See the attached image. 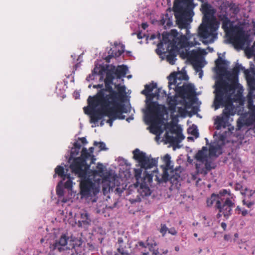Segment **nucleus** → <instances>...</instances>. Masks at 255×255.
<instances>
[{"label":"nucleus","mask_w":255,"mask_h":255,"mask_svg":"<svg viewBox=\"0 0 255 255\" xmlns=\"http://www.w3.org/2000/svg\"><path fill=\"white\" fill-rule=\"evenodd\" d=\"M101 111L99 116L97 117L95 119V121L97 123L99 120L102 119L105 116H107L109 119L107 121V123L109 124L110 127H112L113 122L117 119V117L114 115L113 109H111V107H110V105H105Z\"/></svg>","instance_id":"obj_22"},{"label":"nucleus","mask_w":255,"mask_h":255,"mask_svg":"<svg viewBox=\"0 0 255 255\" xmlns=\"http://www.w3.org/2000/svg\"><path fill=\"white\" fill-rule=\"evenodd\" d=\"M82 243L81 239L70 236L68 254L71 255H77L79 253H81Z\"/></svg>","instance_id":"obj_21"},{"label":"nucleus","mask_w":255,"mask_h":255,"mask_svg":"<svg viewBox=\"0 0 255 255\" xmlns=\"http://www.w3.org/2000/svg\"><path fill=\"white\" fill-rule=\"evenodd\" d=\"M111 109H113L114 115L117 117V119L124 120L125 119V116L122 114L123 113L119 111L118 110H116L115 107H111Z\"/></svg>","instance_id":"obj_43"},{"label":"nucleus","mask_w":255,"mask_h":255,"mask_svg":"<svg viewBox=\"0 0 255 255\" xmlns=\"http://www.w3.org/2000/svg\"><path fill=\"white\" fill-rule=\"evenodd\" d=\"M218 55H219L218 58L216 60L215 63H216V65L218 67H219V68L220 69H222V67H220L219 66L221 64L225 63L226 61L225 60H223V59H222V58L220 56V54H218Z\"/></svg>","instance_id":"obj_54"},{"label":"nucleus","mask_w":255,"mask_h":255,"mask_svg":"<svg viewBox=\"0 0 255 255\" xmlns=\"http://www.w3.org/2000/svg\"><path fill=\"white\" fill-rule=\"evenodd\" d=\"M175 91L183 98L189 99L195 93L194 86L192 84H184L179 86V84L175 86Z\"/></svg>","instance_id":"obj_19"},{"label":"nucleus","mask_w":255,"mask_h":255,"mask_svg":"<svg viewBox=\"0 0 255 255\" xmlns=\"http://www.w3.org/2000/svg\"><path fill=\"white\" fill-rule=\"evenodd\" d=\"M103 87V84L94 85L93 86V88H96V89L101 88V89H103L102 88Z\"/></svg>","instance_id":"obj_64"},{"label":"nucleus","mask_w":255,"mask_h":255,"mask_svg":"<svg viewBox=\"0 0 255 255\" xmlns=\"http://www.w3.org/2000/svg\"><path fill=\"white\" fill-rule=\"evenodd\" d=\"M200 0L202 2L200 10L203 15L202 23L198 27V35L200 38L208 39L210 42H213L217 38V30L220 25L215 16L216 10L208 2Z\"/></svg>","instance_id":"obj_2"},{"label":"nucleus","mask_w":255,"mask_h":255,"mask_svg":"<svg viewBox=\"0 0 255 255\" xmlns=\"http://www.w3.org/2000/svg\"><path fill=\"white\" fill-rule=\"evenodd\" d=\"M105 74L106 77L103 80L105 84V88L100 90L95 96L99 102H102L105 105H110L111 102L115 103L116 99L120 95L117 91L113 90L111 86L113 84L114 77L111 76L110 73H105Z\"/></svg>","instance_id":"obj_9"},{"label":"nucleus","mask_w":255,"mask_h":255,"mask_svg":"<svg viewBox=\"0 0 255 255\" xmlns=\"http://www.w3.org/2000/svg\"><path fill=\"white\" fill-rule=\"evenodd\" d=\"M254 95L255 96H252V93H249L247 96V102L248 108L251 111L250 119L255 129V93Z\"/></svg>","instance_id":"obj_24"},{"label":"nucleus","mask_w":255,"mask_h":255,"mask_svg":"<svg viewBox=\"0 0 255 255\" xmlns=\"http://www.w3.org/2000/svg\"><path fill=\"white\" fill-rule=\"evenodd\" d=\"M116 88H117L119 95L121 96L120 100H124L125 94L126 93V87L125 86H121L120 84L115 85Z\"/></svg>","instance_id":"obj_38"},{"label":"nucleus","mask_w":255,"mask_h":255,"mask_svg":"<svg viewBox=\"0 0 255 255\" xmlns=\"http://www.w3.org/2000/svg\"><path fill=\"white\" fill-rule=\"evenodd\" d=\"M89 157H91V159L90 164L93 163L95 160L94 156L93 155L91 156L90 153L88 151L87 148L83 147L81 151V157L75 158L73 162L70 164V167L71 169L72 170V165L75 164L78 167V165H80L82 170H83L85 169V171H87L89 169L90 165L87 164L86 160Z\"/></svg>","instance_id":"obj_16"},{"label":"nucleus","mask_w":255,"mask_h":255,"mask_svg":"<svg viewBox=\"0 0 255 255\" xmlns=\"http://www.w3.org/2000/svg\"><path fill=\"white\" fill-rule=\"evenodd\" d=\"M218 196L216 195V194L213 193L211 197L207 199V204L208 207H211L213 205L214 203L217 201Z\"/></svg>","instance_id":"obj_40"},{"label":"nucleus","mask_w":255,"mask_h":255,"mask_svg":"<svg viewBox=\"0 0 255 255\" xmlns=\"http://www.w3.org/2000/svg\"><path fill=\"white\" fill-rule=\"evenodd\" d=\"M207 152V147L206 146H203L201 150H199L195 155V159L202 163H204L205 161L207 160V159L208 158Z\"/></svg>","instance_id":"obj_30"},{"label":"nucleus","mask_w":255,"mask_h":255,"mask_svg":"<svg viewBox=\"0 0 255 255\" xmlns=\"http://www.w3.org/2000/svg\"><path fill=\"white\" fill-rule=\"evenodd\" d=\"M108 54H109V55L106 57L105 59L107 62L109 63L110 59L112 57H115L114 54V50H113L111 48L108 52Z\"/></svg>","instance_id":"obj_53"},{"label":"nucleus","mask_w":255,"mask_h":255,"mask_svg":"<svg viewBox=\"0 0 255 255\" xmlns=\"http://www.w3.org/2000/svg\"><path fill=\"white\" fill-rule=\"evenodd\" d=\"M70 236L68 233L62 234L60 237L57 239L54 243L51 245L50 248L52 250H57L60 253H67L69 249L68 243L69 242Z\"/></svg>","instance_id":"obj_17"},{"label":"nucleus","mask_w":255,"mask_h":255,"mask_svg":"<svg viewBox=\"0 0 255 255\" xmlns=\"http://www.w3.org/2000/svg\"><path fill=\"white\" fill-rule=\"evenodd\" d=\"M121 98V96L118 97L117 99H116V102L115 103H113L112 102L110 103V107H115L116 110H118L119 111L122 113H127L128 111L125 106V104H121L120 101H123V100H120Z\"/></svg>","instance_id":"obj_32"},{"label":"nucleus","mask_w":255,"mask_h":255,"mask_svg":"<svg viewBox=\"0 0 255 255\" xmlns=\"http://www.w3.org/2000/svg\"><path fill=\"white\" fill-rule=\"evenodd\" d=\"M237 65H238V66L239 67V70H242L244 72L245 75V76H246V78L247 77H248V76H249L250 75H251V73H250V71L248 69H246V68L243 67L242 64H239V63H237Z\"/></svg>","instance_id":"obj_49"},{"label":"nucleus","mask_w":255,"mask_h":255,"mask_svg":"<svg viewBox=\"0 0 255 255\" xmlns=\"http://www.w3.org/2000/svg\"><path fill=\"white\" fill-rule=\"evenodd\" d=\"M117 252L115 253V255H129V254L127 250L126 246L125 245H120L118 246L117 249Z\"/></svg>","instance_id":"obj_36"},{"label":"nucleus","mask_w":255,"mask_h":255,"mask_svg":"<svg viewBox=\"0 0 255 255\" xmlns=\"http://www.w3.org/2000/svg\"><path fill=\"white\" fill-rule=\"evenodd\" d=\"M74 147H75L78 149H80L81 147V145L80 143H79L78 141L75 142L74 143Z\"/></svg>","instance_id":"obj_60"},{"label":"nucleus","mask_w":255,"mask_h":255,"mask_svg":"<svg viewBox=\"0 0 255 255\" xmlns=\"http://www.w3.org/2000/svg\"><path fill=\"white\" fill-rule=\"evenodd\" d=\"M206 54L205 50H193L191 51H186V52L181 53L180 55L183 58H188L192 59L196 61L193 63V66L197 71H199L201 68L203 66L201 64V62L197 60V59L203 54Z\"/></svg>","instance_id":"obj_18"},{"label":"nucleus","mask_w":255,"mask_h":255,"mask_svg":"<svg viewBox=\"0 0 255 255\" xmlns=\"http://www.w3.org/2000/svg\"><path fill=\"white\" fill-rule=\"evenodd\" d=\"M168 79L169 80L168 82V87L169 89H171V85H177L178 84H179V83H177V80H188L189 79V77L187 74L186 73H176V72H173L171 73L169 76L168 77Z\"/></svg>","instance_id":"obj_23"},{"label":"nucleus","mask_w":255,"mask_h":255,"mask_svg":"<svg viewBox=\"0 0 255 255\" xmlns=\"http://www.w3.org/2000/svg\"><path fill=\"white\" fill-rule=\"evenodd\" d=\"M222 28L231 43L236 48L242 49L247 43L249 35L242 25L233 26L229 18L222 21Z\"/></svg>","instance_id":"obj_5"},{"label":"nucleus","mask_w":255,"mask_h":255,"mask_svg":"<svg viewBox=\"0 0 255 255\" xmlns=\"http://www.w3.org/2000/svg\"><path fill=\"white\" fill-rule=\"evenodd\" d=\"M229 7L234 14H237L240 11L239 7L234 3H231Z\"/></svg>","instance_id":"obj_44"},{"label":"nucleus","mask_w":255,"mask_h":255,"mask_svg":"<svg viewBox=\"0 0 255 255\" xmlns=\"http://www.w3.org/2000/svg\"><path fill=\"white\" fill-rule=\"evenodd\" d=\"M235 207V200L233 197H228L225 200H218L215 208L222 212L224 217L228 219L232 214V209Z\"/></svg>","instance_id":"obj_15"},{"label":"nucleus","mask_w":255,"mask_h":255,"mask_svg":"<svg viewBox=\"0 0 255 255\" xmlns=\"http://www.w3.org/2000/svg\"><path fill=\"white\" fill-rule=\"evenodd\" d=\"M97 169L99 173L102 174L104 171V166L102 163H98L97 165Z\"/></svg>","instance_id":"obj_57"},{"label":"nucleus","mask_w":255,"mask_h":255,"mask_svg":"<svg viewBox=\"0 0 255 255\" xmlns=\"http://www.w3.org/2000/svg\"><path fill=\"white\" fill-rule=\"evenodd\" d=\"M101 69V67H98L97 66H96L94 69L92 70L91 74H89L86 78V80L88 82L90 81L91 80H93L95 79V77L96 75H100L99 74V71Z\"/></svg>","instance_id":"obj_37"},{"label":"nucleus","mask_w":255,"mask_h":255,"mask_svg":"<svg viewBox=\"0 0 255 255\" xmlns=\"http://www.w3.org/2000/svg\"><path fill=\"white\" fill-rule=\"evenodd\" d=\"M61 183H62V181H61L59 183L58 185L56 187V194L59 198L63 197L64 196V192L63 189L60 186V184Z\"/></svg>","instance_id":"obj_45"},{"label":"nucleus","mask_w":255,"mask_h":255,"mask_svg":"<svg viewBox=\"0 0 255 255\" xmlns=\"http://www.w3.org/2000/svg\"><path fill=\"white\" fill-rule=\"evenodd\" d=\"M217 151V147L214 145H210L209 149V154L211 156L216 155Z\"/></svg>","instance_id":"obj_50"},{"label":"nucleus","mask_w":255,"mask_h":255,"mask_svg":"<svg viewBox=\"0 0 255 255\" xmlns=\"http://www.w3.org/2000/svg\"><path fill=\"white\" fill-rule=\"evenodd\" d=\"M219 88H214L215 91L214 93L215 94V97L214 101V105L215 109L217 110L221 106L225 107V109L223 111V117L219 118L218 119V125L217 126L216 128L219 129L221 126L225 123L230 115L235 114L234 106L233 105V101L232 98L233 94L235 91H230L226 89H222L223 86H227L225 82L221 83Z\"/></svg>","instance_id":"obj_3"},{"label":"nucleus","mask_w":255,"mask_h":255,"mask_svg":"<svg viewBox=\"0 0 255 255\" xmlns=\"http://www.w3.org/2000/svg\"><path fill=\"white\" fill-rule=\"evenodd\" d=\"M231 238V236L229 235H225L224 236V239L226 241H229Z\"/></svg>","instance_id":"obj_63"},{"label":"nucleus","mask_w":255,"mask_h":255,"mask_svg":"<svg viewBox=\"0 0 255 255\" xmlns=\"http://www.w3.org/2000/svg\"><path fill=\"white\" fill-rule=\"evenodd\" d=\"M226 194H228L229 196H230V191H228L226 189H223L219 191V193L216 194L218 196V200H219L221 199V200H225L226 199L223 198V196H224Z\"/></svg>","instance_id":"obj_42"},{"label":"nucleus","mask_w":255,"mask_h":255,"mask_svg":"<svg viewBox=\"0 0 255 255\" xmlns=\"http://www.w3.org/2000/svg\"><path fill=\"white\" fill-rule=\"evenodd\" d=\"M218 16L221 21L227 18H229L228 13L226 11H221L218 13Z\"/></svg>","instance_id":"obj_47"},{"label":"nucleus","mask_w":255,"mask_h":255,"mask_svg":"<svg viewBox=\"0 0 255 255\" xmlns=\"http://www.w3.org/2000/svg\"><path fill=\"white\" fill-rule=\"evenodd\" d=\"M124 46H122V49L121 50H118L117 51H115L114 50V54L115 56V57H118L121 56L123 53L124 52Z\"/></svg>","instance_id":"obj_55"},{"label":"nucleus","mask_w":255,"mask_h":255,"mask_svg":"<svg viewBox=\"0 0 255 255\" xmlns=\"http://www.w3.org/2000/svg\"><path fill=\"white\" fill-rule=\"evenodd\" d=\"M97 98L94 96L92 97L89 96L87 99L88 106L83 108L84 113L90 116V123H96L95 119L99 117L101 113L102 108L105 106V104L102 102H99Z\"/></svg>","instance_id":"obj_12"},{"label":"nucleus","mask_w":255,"mask_h":255,"mask_svg":"<svg viewBox=\"0 0 255 255\" xmlns=\"http://www.w3.org/2000/svg\"><path fill=\"white\" fill-rule=\"evenodd\" d=\"M243 203L244 205H246L248 208H251L253 205L255 204L254 201H248L246 199L243 200Z\"/></svg>","instance_id":"obj_56"},{"label":"nucleus","mask_w":255,"mask_h":255,"mask_svg":"<svg viewBox=\"0 0 255 255\" xmlns=\"http://www.w3.org/2000/svg\"><path fill=\"white\" fill-rule=\"evenodd\" d=\"M205 167H203V163H197L195 165L196 169L198 174H202L203 176L207 175L209 171L211 170L212 169L215 168V166L212 165V162L209 161L208 159L205 161Z\"/></svg>","instance_id":"obj_25"},{"label":"nucleus","mask_w":255,"mask_h":255,"mask_svg":"<svg viewBox=\"0 0 255 255\" xmlns=\"http://www.w3.org/2000/svg\"><path fill=\"white\" fill-rule=\"evenodd\" d=\"M187 42V37L177 32L176 29H172L170 33L163 32L162 40L157 44L156 53L159 55L164 54L166 60L171 65L175 64L179 49L186 47L187 45L194 46L199 43L196 41Z\"/></svg>","instance_id":"obj_1"},{"label":"nucleus","mask_w":255,"mask_h":255,"mask_svg":"<svg viewBox=\"0 0 255 255\" xmlns=\"http://www.w3.org/2000/svg\"><path fill=\"white\" fill-rule=\"evenodd\" d=\"M166 128L169 129V131L171 133H176L177 132L179 131L181 128L179 127H177L175 128V126L173 124H167L165 126Z\"/></svg>","instance_id":"obj_41"},{"label":"nucleus","mask_w":255,"mask_h":255,"mask_svg":"<svg viewBox=\"0 0 255 255\" xmlns=\"http://www.w3.org/2000/svg\"><path fill=\"white\" fill-rule=\"evenodd\" d=\"M99 145V150H107L108 149V148L106 147V144L104 142L101 141V142H97V141H94V145L97 146Z\"/></svg>","instance_id":"obj_48"},{"label":"nucleus","mask_w":255,"mask_h":255,"mask_svg":"<svg viewBox=\"0 0 255 255\" xmlns=\"http://www.w3.org/2000/svg\"><path fill=\"white\" fill-rule=\"evenodd\" d=\"M188 133L195 136L196 137H198L199 136L197 127L195 125H193L191 127L188 128Z\"/></svg>","instance_id":"obj_39"},{"label":"nucleus","mask_w":255,"mask_h":255,"mask_svg":"<svg viewBox=\"0 0 255 255\" xmlns=\"http://www.w3.org/2000/svg\"><path fill=\"white\" fill-rule=\"evenodd\" d=\"M167 96L166 92L161 88H157V90L153 93L150 95V101H152L154 98L159 99L160 97H164Z\"/></svg>","instance_id":"obj_34"},{"label":"nucleus","mask_w":255,"mask_h":255,"mask_svg":"<svg viewBox=\"0 0 255 255\" xmlns=\"http://www.w3.org/2000/svg\"><path fill=\"white\" fill-rule=\"evenodd\" d=\"M152 181V175L151 174L146 173V175L144 176L143 179L141 180V182L139 183L140 186L137 189L138 194L136 196V198L129 200L131 203L140 202L141 200V197L148 196L151 194L150 190L147 184V182L150 183Z\"/></svg>","instance_id":"obj_14"},{"label":"nucleus","mask_w":255,"mask_h":255,"mask_svg":"<svg viewBox=\"0 0 255 255\" xmlns=\"http://www.w3.org/2000/svg\"><path fill=\"white\" fill-rule=\"evenodd\" d=\"M136 247H139L141 249L148 247L149 250L152 252V255H158L159 252L157 248V244L156 241L152 237H148L145 243L143 241H139Z\"/></svg>","instance_id":"obj_20"},{"label":"nucleus","mask_w":255,"mask_h":255,"mask_svg":"<svg viewBox=\"0 0 255 255\" xmlns=\"http://www.w3.org/2000/svg\"><path fill=\"white\" fill-rule=\"evenodd\" d=\"M79 139L81 141L82 143L84 144H86L87 143V141L85 137H83L79 138Z\"/></svg>","instance_id":"obj_61"},{"label":"nucleus","mask_w":255,"mask_h":255,"mask_svg":"<svg viewBox=\"0 0 255 255\" xmlns=\"http://www.w3.org/2000/svg\"><path fill=\"white\" fill-rule=\"evenodd\" d=\"M240 70L238 66L237 63L236 64L235 67L233 68L232 71H227L225 73V76L227 80L230 82H228L226 80L221 79L219 80L216 82L215 85L214 86V88H219L221 85L222 82H225V83L228 86H223L222 89H226V90H229L230 91H235V90L237 88L241 87V90H242V87L238 83V76L239 74Z\"/></svg>","instance_id":"obj_11"},{"label":"nucleus","mask_w":255,"mask_h":255,"mask_svg":"<svg viewBox=\"0 0 255 255\" xmlns=\"http://www.w3.org/2000/svg\"><path fill=\"white\" fill-rule=\"evenodd\" d=\"M128 70L127 66L125 65L118 66L117 68H116L113 65L107 64L106 66L101 67V69L99 72L100 75L99 80L103 81L105 73L111 74V76L114 77V78L116 76L117 78L120 79L125 76Z\"/></svg>","instance_id":"obj_13"},{"label":"nucleus","mask_w":255,"mask_h":255,"mask_svg":"<svg viewBox=\"0 0 255 255\" xmlns=\"http://www.w3.org/2000/svg\"><path fill=\"white\" fill-rule=\"evenodd\" d=\"M132 153L133 158L137 160L140 165L141 168L138 169H134V173L135 178L137 181V183H139L141 180L143 179L146 173H148L145 171L143 173V177H141L142 173V169H150L157 164V160L155 158L150 159L144 152L140 151L138 148L134 149Z\"/></svg>","instance_id":"obj_8"},{"label":"nucleus","mask_w":255,"mask_h":255,"mask_svg":"<svg viewBox=\"0 0 255 255\" xmlns=\"http://www.w3.org/2000/svg\"><path fill=\"white\" fill-rule=\"evenodd\" d=\"M115 191H116L118 194H121L123 192V189H121L119 187H117Z\"/></svg>","instance_id":"obj_62"},{"label":"nucleus","mask_w":255,"mask_h":255,"mask_svg":"<svg viewBox=\"0 0 255 255\" xmlns=\"http://www.w3.org/2000/svg\"><path fill=\"white\" fill-rule=\"evenodd\" d=\"M80 216V220L78 221L79 227H87L90 224L91 220L89 213L86 211H81Z\"/></svg>","instance_id":"obj_29"},{"label":"nucleus","mask_w":255,"mask_h":255,"mask_svg":"<svg viewBox=\"0 0 255 255\" xmlns=\"http://www.w3.org/2000/svg\"><path fill=\"white\" fill-rule=\"evenodd\" d=\"M72 172L80 178V194L83 198L88 199L92 195H95L99 190L91 179L87 177V171L81 169V166L78 167L75 164L72 165Z\"/></svg>","instance_id":"obj_6"},{"label":"nucleus","mask_w":255,"mask_h":255,"mask_svg":"<svg viewBox=\"0 0 255 255\" xmlns=\"http://www.w3.org/2000/svg\"><path fill=\"white\" fill-rule=\"evenodd\" d=\"M158 231L163 237L165 236L167 232L173 236H176L177 234V231L175 228L172 227L169 229L165 224H161Z\"/></svg>","instance_id":"obj_31"},{"label":"nucleus","mask_w":255,"mask_h":255,"mask_svg":"<svg viewBox=\"0 0 255 255\" xmlns=\"http://www.w3.org/2000/svg\"><path fill=\"white\" fill-rule=\"evenodd\" d=\"M80 151V149H78L75 147H72L71 150L70 157V159L72 158H74L75 156H77Z\"/></svg>","instance_id":"obj_51"},{"label":"nucleus","mask_w":255,"mask_h":255,"mask_svg":"<svg viewBox=\"0 0 255 255\" xmlns=\"http://www.w3.org/2000/svg\"><path fill=\"white\" fill-rule=\"evenodd\" d=\"M194 0H175L173 9L176 18V22L180 28L186 29L188 31L190 23L194 15L193 9L195 5Z\"/></svg>","instance_id":"obj_4"},{"label":"nucleus","mask_w":255,"mask_h":255,"mask_svg":"<svg viewBox=\"0 0 255 255\" xmlns=\"http://www.w3.org/2000/svg\"><path fill=\"white\" fill-rule=\"evenodd\" d=\"M168 103H177V100L175 97L167 95Z\"/></svg>","instance_id":"obj_58"},{"label":"nucleus","mask_w":255,"mask_h":255,"mask_svg":"<svg viewBox=\"0 0 255 255\" xmlns=\"http://www.w3.org/2000/svg\"><path fill=\"white\" fill-rule=\"evenodd\" d=\"M172 20V14L166 13L162 15L159 24L163 26L165 29L170 28L173 25Z\"/></svg>","instance_id":"obj_28"},{"label":"nucleus","mask_w":255,"mask_h":255,"mask_svg":"<svg viewBox=\"0 0 255 255\" xmlns=\"http://www.w3.org/2000/svg\"><path fill=\"white\" fill-rule=\"evenodd\" d=\"M169 110L172 113H174L176 111L177 103H168Z\"/></svg>","instance_id":"obj_52"},{"label":"nucleus","mask_w":255,"mask_h":255,"mask_svg":"<svg viewBox=\"0 0 255 255\" xmlns=\"http://www.w3.org/2000/svg\"><path fill=\"white\" fill-rule=\"evenodd\" d=\"M176 136L170 135L168 131L165 133V137L166 140L173 145H177L185 138V136L182 133V129L177 132Z\"/></svg>","instance_id":"obj_26"},{"label":"nucleus","mask_w":255,"mask_h":255,"mask_svg":"<svg viewBox=\"0 0 255 255\" xmlns=\"http://www.w3.org/2000/svg\"><path fill=\"white\" fill-rule=\"evenodd\" d=\"M246 79L250 88L249 93H252V96H254L255 94V78L251 74L246 77Z\"/></svg>","instance_id":"obj_33"},{"label":"nucleus","mask_w":255,"mask_h":255,"mask_svg":"<svg viewBox=\"0 0 255 255\" xmlns=\"http://www.w3.org/2000/svg\"><path fill=\"white\" fill-rule=\"evenodd\" d=\"M55 173L53 175L54 178H55L56 177V174H57L59 176L61 177L63 180H65L66 176L69 174L67 173H65L63 167L60 165H58L56 167L55 169Z\"/></svg>","instance_id":"obj_35"},{"label":"nucleus","mask_w":255,"mask_h":255,"mask_svg":"<svg viewBox=\"0 0 255 255\" xmlns=\"http://www.w3.org/2000/svg\"><path fill=\"white\" fill-rule=\"evenodd\" d=\"M148 111L151 122L150 132L154 134L162 133L163 130L160 125L163 122L164 113L160 105L157 102H151L148 105Z\"/></svg>","instance_id":"obj_10"},{"label":"nucleus","mask_w":255,"mask_h":255,"mask_svg":"<svg viewBox=\"0 0 255 255\" xmlns=\"http://www.w3.org/2000/svg\"><path fill=\"white\" fill-rule=\"evenodd\" d=\"M66 178L67 179V180L64 183V187L65 188L70 189L72 187V181L70 174L66 176Z\"/></svg>","instance_id":"obj_46"},{"label":"nucleus","mask_w":255,"mask_h":255,"mask_svg":"<svg viewBox=\"0 0 255 255\" xmlns=\"http://www.w3.org/2000/svg\"><path fill=\"white\" fill-rule=\"evenodd\" d=\"M124 240L122 237H119L118 238V241L117 243V245L118 246L120 245H124Z\"/></svg>","instance_id":"obj_59"},{"label":"nucleus","mask_w":255,"mask_h":255,"mask_svg":"<svg viewBox=\"0 0 255 255\" xmlns=\"http://www.w3.org/2000/svg\"><path fill=\"white\" fill-rule=\"evenodd\" d=\"M164 163V165L161 166L163 173L161 178L158 179L159 183H166L170 181L173 184L177 182L180 177V174L183 170L181 166H178L174 168L173 162L171 160V156L169 154H165L162 158Z\"/></svg>","instance_id":"obj_7"},{"label":"nucleus","mask_w":255,"mask_h":255,"mask_svg":"<svg viewBox=\"0 0 255 255\" xmlns=\"http://www.w3.org/2000/svg\"><path fill=\"white\" fill-rule=\"evenodd\" d=\"M157 88V84L152 82L149 84H146L144 86V89L141 92L142 95L146 96V103L148 107V105L152 101H150V92H152L154 89Z\"/></svg>","instance_id":"obj_27"}]
</instances>
